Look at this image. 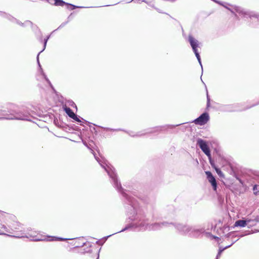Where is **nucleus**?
I'll list each match as a JSON object with an SVG mask.
<instances>
[{"label":"nucleus","instance_id":"1","mask_svg":"<svg viewBox=\"0 0 259 259\" xmlns=\"http://www.w3.org/2000/svg\"><path fill=\"white\" fill-rule=\"evenodd\" d=\"M32 117L30 112L26 108H23L17 111H13L12 113L4 118L31 121Z\"/></svg>","mask_w":259,"mask_h":259},{"label":"nucleus","instance_id":"2","mask_svg":"<svg viewBox=\"0 0 259 259\" xmlns=\"http://www.w3.org/2000/svg\"><path fill=\"white\" fill-rule=\"evenodd\" d=\"M9 227L10 228V230H9L8 233L10 234H15V235H10L6 234V235L16 238H28L27 235L25 232V230L23 229L22 225L20 223L14 222L9 225Z\"/></svg>","mask_w":259,"mask_h":259},{"label":"nucleus","instance_id":"3","mask_svg":"<svg viewBox=\"0 0 259 259\" xmlns=\"http://www.w3.org/2000/svg\"><path fill=\"white\" fill-rule=\"evenodd\" d=\"M188 40L190 42L191 46L194 52L196 57L198 60L200 62V57L198 52L197 48L199 47V42L196 40L192 35H189L188 36Z\"/></svg>","mask_w":259,"mask_h":259},{"label":"nucleus","instance_id":"4","mask_svg":"<svg viewBox=\"0 0 259 259\" xmlns=\"http://www.w3.org/2000/svg\"><path fill=\"white\" fill-rule=\"evenodd\" d=\"M197 144L199 145L202 151L207 155L208 159H210V151L206 142L201 139H199L197 141Z\"/></svg>","mask_w":259,"mask_h":259},{"label":"nucleus","instance_id":"5","mask_svg":"<svg viewBox=\"0 0 259 259\" xmlns=\"http://www.w3.org/2000/svg\"><path fill=\"white\" fill-rule=\"evenodd\" d=\"M209 119L208 113L207 112L203 113L199 117L194 120V122L196 124L203 125L206 124Z\"/></svg>","mask_w":259,"mask_h":259},{"label":"nucleus","instance_id":"6","mask_svg":"<svg viewBox=\"0 0 259 259\" xmlns=\"http://www.w3.org/2000/svg\"><path fill=\"white\" fill-rule=\"evenodd\" d=\"M205 174L207 176V179L208 181V182L211 183L213 189L214 191L217 190V183L215 180V179L212 175L211 172L209 171H205Z\"/></svg>","mask_w":259,"mask_h":259},{"label":"nucleus","instance_id":"7","mask_svg":"<svg viewBox=\"0 0 259 259\" xmlns=\"http://www.w3.org/2000/svg\"><path fill=\"white\" fill-rule=\"evenodd\" d=\"M92 246L90 242L87 241L82 245V253H91L92 252Z\"/></svg>","mask_w":259,"mask_h":259},{"label":"nucleus","instance_id":"8","mask_svg":"<svg viewBox=\"0 0 259 259\" xmlns=\"http://www.w3.org/2000/svg\"><path fill=\"white\" fill-rule=\"evenodd\" d=\"M64 110L65 111L66 113L71 118H74V117H76V115L73 112L72 110L69 107L65 106L64 107Z\"/></svg>","mask_w":259,"mask_h":259},{"label":"nucleus","instance_id":"9","mask_svg":"<svg viewBox=\"0 0 259 259\" xmlns=\"http://www.w3.org/2000/svg\"><path fill=\"white\" fill-rule=\"evenodd\" d=\"M249 221H245V220H238L234 224L235 227H244L247 225V222H249Z\"/></svg>","mask_w":259,"mask_h":259},{"label":"nucleus","instance_id":"10","mask_svg":"<svg viewBox=\"0 0 259 259\" xmlns=\"http://www.w3.org/2000/svg\"><path fill=\"white\" fill-rule=\"evenodd\" d=\"M49 238L50 239H47V241H65L67 240H72L73 238H62V237H52L49 236Z\"/></svg>","mask_w":259,"mask_h":259},{"label":"nucleus","instance_id":"11","mask_svg":"<svg viewBox=\"0 0 259 259\" xmlns=\"http://www.w3.org/2000/svg\"><path fill=\"white\" fill-rule=\"evenodd\" d=\"M73 13H71V14H70V15L68 17V18H67L68 21H66V22H63V23H62V24H61V25H60L58 27V28H57V29H55V30H54L52 32V33H53L54 32H55V31H56V30H58V29H60V28H61L63 27L64 26H65V25L68 23V22H69V21H70V20L72 18V17H73Z\"/></svg>","mask_w":259,"mask_h":259},{"label":"nucleus","instance_id":"12","mask_svg":"<svg viewBox=\"0 0 259 259\" xmlns=\"http://www.w3.org/2000/svg\"><path fill=\"white\" fill-rule=\"evenodd\" d=\"M65 5L67 6V9H68L69 10H73L77 8H81V6H76L74 5H72V4H71L69 3H66Z\"/></svg>","mask_w":259,"mask_h":259},{"label":"nucleus","instance_id":"13","mask_svg":"<svg viewBox=\"0 0 259 259\" xmlns=\"http://www.w3.org/2000/svg\"><path fill=\"white\" fill-rule=\"evenodd\" d=\"M66 3L63 0H55V3H54V5L56 6H61L63 7Z\"/></svg>","mask_w":259,"mask_h":259},{"label":"nucleus","instance_id":"14","mask_svg":"<svg viewBox=\"0 0 259 259\" xmlns=\"http://www.w3.org/2000/svg\"><path fill=\"white\" fill-rule=\"evenodd\" d=\"M4 17L7 19L8 20L14 23L16 20L17 19L16 18H15L9 14H5V16H4Z\"/></svg>","mask_w":259,"mask_h":259},{"label":"nucleus","instance_id":"15","mask_svg":"<svg viewBox=\"0 0 259 259\" xmlns=\"http://www.w3.org/2000/svg\"><path fill=\"white\" fill-rule=\"evenodd\" d=\"M41 74L43 76L44 78L46 80V81L48 82V83L49 84V85L54 89V88L53 87V85L52 84L51 81L49 79V78L47 77V75L45 74V73L43 71H42L41 72H40Z\"/></svg>","mask_w":259,"mask_h":259},{"label":"nucleus","instance_id":"16","mask_svg":"<svg viewBox=\"0 0 259 259\" xmlns=\"http://www.w3.org/2000/svg\"><path fill=\"white\" fill-rule=\"evenodd\" d=\"M50 35H49L46 37V38H45L44 39L43 49L40 51V52H42L45 50V49L46 48L47 42H48L49 39L50 38Z\"/></svg>","mask_w":259,"mask_h":259},{"label":"nucleus","instance_id":"17","mask_svg":"<svg viewBox=\"0 0 259 259\" xmlns=\"http://www.w3.org/2000/svg\"><path fill=\"white\" fill-rule=\"evenodd\" d=\"M0 229H4V230L7 233H8L9 230H10V228L9 227V225L6 226V225L2 224H0Z\"/></svg>","mask_w":259,"mask_h":259},{"label":"nucleus","instance_id":"18","mask_svg":"<svg viewBox=\"0 0 259 259\" xmlns=\"http://www.w3.org/2000/svg\"><path fill=\"white\" fill-rule=\"evenodd\" d=\"M214 169H215L217 173L218 174V175L220 177H221V178L224 177V174H223V172L221 171V170L219 168H218L217 167H214Z\"/></svg>","mask_w":259,"mask_h":259},{"label":"nucleus","instance_id":"19","mask_svg":"<svg viewBox=\"0 0 259 259\" xmlns=\"http://www.w3.org/2000/svg\"><path fill=\"white\" fill-rule=\"evenodd\" d=\"M253 191L255 194L259 193V185H255L253 188Z\"/></svg>","mask_w":259,"mask_h":259},{"label":"nucleus","instance_id":"20","mask_svg":"<svg viewBox=\"0 0 259 259\" xmlns=\"http://www.w3.org/2000/svg\"><path fill=\"white\" fill-rule=\"evenodd\" d=\"M41 53V52H39L38 53V54H37V64H38V66H39V69H40V72H42V71H43V70H42V68H41V67L40 64V63H39V54H40Z\"/></svg>","mask_w":259,"mask_h":259},{"label":"nucleus","instance_id":"21","mask_svg":"<svg viewBox=\"0 0 259 259\" xmlns=\"http://www.w3.org/2000/svg\"><path fill=\"white\" fill-rule=\"evenodd\" d=\"M15 23H17V24L22 26V27H24V23L20 22L19 20L18 19H16Z\"/></svg>","mask_w":259,"mask_h":259},{"label":"nucleus","instance_id":"22","mask_svg":"<svg viewBox=\"0 0 259 259\" xmlns=\"http://www.w3.org/2000/svg\"><path fill=\"white\" fill-rule=\"evenodd\" d=\"M9 214L4 211H0V217H6V216L8 215Z\"/></svg>","mask_w":259,"mask_h":259},{"label":"nucleus","instance_id":"23","mask_svg":"<svg viewBox=\"0 0 259 259\" xmlns=\"http://www.w3.org/2000/svg\"><path fill=\"white\" fill-rule=\"evenodd\" d=\"M228 247H225V248H223V249H220L219 251V252H218V255H217V257L218 256H221V253H222V252L225 249L227 248Z\"/></svg>","mask_w":259,"mask_h":259},{"label":"nucleus","instance_id":"24","mask_svg":"<svg viewBox=\"0 0 259 259\" xmlns=\"http://www.w3.org/2000/svg\"><path fill=\"white\" fill-rule=\"evenodd\" d=\"M209 160L210 163L211 165L212 166V167H213L214 168V167H217L215 165V164H214L213 161L212 160L211 156H210V159H209Z\"/></svg>","mask_w":259,"mask_h":259},{"label":"nucleus","instance_id":"25","mask_svg":"<svg viewBox=\"0 0 259 259\" xmlns=\"http://www.w3.org/2000/svg\"><path fill=\"white\" fill-rule=\"evenodd\" d=\"M50 4L54 5L55 3V0H46Z\"/></svg>","mask_w":259,"mask_h":259},{"label":"nucleus","instance_id":"26","mask_svg":"<svg viewBox=\"0 0 259 259\" xmlns=\"http://www.w3.org/2000/svg\"><path fill=\"white\" fill-rule=\"evenodd\" d=\"M45 239H41V238H36L34 239L36 241H44L45 240Z\"/></svg>","mask_w":259,"mask_h":259},{"label":"nucleus","instance_id":"27","mask_svg":"<svg viewBox=\"0 0 259 259\" xmlns=\"http://www.w3.org/2000/svg\"><path fill=\"white\" fill-rule=\"evenodd\" d=\"M73 119H74L76 121H77L78 122H81V120H80L79 119V118L77 117V116L76 115V117H74V118H73Z\"/></svg>","mask_w":259,"mask_h":259},{"label":"nucleus","instance_id":"28","mask_svg":"<svg viewBox=\"0 0 259 259\" xmlns=\"http://www.w3.org/2000/svg\"><path fill=\"white\" fill-rule=\"evenodd\" d=\"M5 14H6L5 12L0 11V15L4 17V16H5Z\"/></svg>","mask_w":259,"mask_h":259},{"label":"nucleus","instance_id":"29","mask_svg":"<svg viewBox=\"0 0 259 259\" xmlns=\"http://www.w3.org/2000/svg\"><path fill=\"white\" fill-rule=\"evenodd\" d=\"M25 23H29L31 25L33 24L32 22H31L30 21H28V20L25 21Z\"/></svg>","mask_w":259,"mask_h":259},{"label":"nucleus","instance_id":"30","mask_svg":"<svg viewBox=\"0 0 259 259\" xmlns=\"http://www.w3.org/2000/svg\"><path fill=\"white\" fill-rule=\"evenodd\" d=\"M0 235H6V233H4L2 230H0Z\"/></svg>","mask_w":259,"mask_h":259},{"label":"nucleus","instance_id":"31","mask_svg":"<svg viewBox=\"0 0 259 259\" xmlns=\"http://www.w3.org/2000/svg\"><path fill=\"white\" fill-rule=\"evenodd\" d=\"M219 160L222 161L223 162H226V161L222 158H219Z\"/></svg>","mask_w":259,"mask_h":259},{"label":"nucleus","instance_id":"32","mask_svg":"<svg viewBox=\"0 0 259 259\" xmlns=\"http://www.w3.org/2000/svg\"><path fill=\"white\" fill-rule=\"evenodd\" d=\"M76 249H77V246L72 248V251L75 252Z\"/></svg>","mask_w":259,"mask_h":259},{"label":"nucleus","instance_id":"33","mask_svg":"<svg viewBox=\"0 0 259 259\" xmlns=\"http://www.w3.org/2000/svg\"><path fill=\"white\" fill-rule=\"evenodd\" d=\"M70 140L72 141L75 142H78L77 140H75L74 139H70Z\"/></svg>","mask_w":259,"mask_h":259},{"label":"nucleus","instance_id":"34","mask_svg":"<svg viewBox=\"0 0 259 259\" xmlns=\"http://www.w3.org/2000/svg\"><path fill=\"white\" fill-rule=\"evenodd\" d=\"M78 139H81V136L79 135H78Z\"/></svg>","mask_w":259,"mask_h":259},{"label":"nucleus","instance_id":"35","mask_svg":"<svg viewBox=\"0 0 259 259\" xmlns=\"http://www.w3.org/2000/svg\"><path fill=\"white\" fill-rule=\"evenodd\" d=\"M57 136L59 137H64V136H62V135H57Z\"/></svg>","mask_w":259,"mask_h":259},{"label":"nucleus","instance_id":"36","mask_svg":"<svg viewBox=\"0 0 259 259\" xmlns=\"http://www.w3.org/2000/svg\"><path fill=\"white\" fill-rule=\"evenodd\" d=\"M39 41H40V42H42V38H41V37H40V39H39Z\"/></svg>","mask_w":259,"mask_h":259}]
</instances>
